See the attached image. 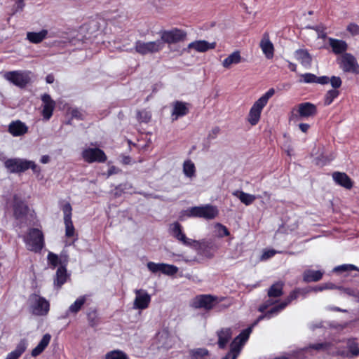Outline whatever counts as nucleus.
Listing matches in <instances>:
<instances>
[{"instance_id":"nucleus-21","label":"nucleus","mask_w":359,"mask_h":359,"mask_svg":"<svg viewBox=\"0 0 359 359\" xmlns=\"http://www.w3.org/2000/svg\"><path fill=\"white\" fill-rule=\"evenodd\" d=\"M8 131L13 137H20L28 132V127L20 120L13 121L8 126Z\"/></svg>"},{"instance_id":"nucleus-32","label":"nucleus","mask_w":359,"mask_h":359,"mask_svg":"<svg viewBox=\"0 0 359 359\" xmlns=\"http://www.w3.org/2000/svg\"><path fill=\"white\" fill-rule=\"evenodd\" d=\"M51 339V335L50 334H45L42 339L40 340L37 346L32 349L31 355L33 357H36L41 354L46 348L49 344Z\"/></svg>"},{"instance_id":"nucleus-47","label":"nucleus","mask_w":359,"mask_h":359,"mask_svg":"<svg viewBox=\"0 0 359 359\" xmlns=\"http://www.w3.org/2000/svg\"><path fill=\"white\" fill-rule=\"evenodd\" d=\"M316 75L312 73H305L301 75L300 83H316Z\"/></svg>"},{"instance_id":"nucleus-58","label":"nucleus","mask_w":359,"mask_h":359,"mask_svg":"<svg viewBox=\"0 0 359 359\" xmlns=\"http://www.w3.org/2000/svg\"><path fill=\"white\" fill-rule=\"evenodd\" d=\"M332 158H329L324 155H321L316 158V163L318 165L323 166L327 164Z\"/></svg>"},{"instance_id":"nucleus-36","label":"nucleus","mask_w":359,"mask_h":359,"mask_svg":"<svg viewBox=\"0 0 359 359\" xmlns=\"http://www.w3.org/2000/svg\"><path fill=\"white\" fill-rule=\"evenodd\" d=\"M27 347V341L25 339L20 340L15 350L9 353L5 359H18L25 351Z\"/></svg>"},{"instance_id":"nucleus-38","label":"nucleus","mask_w":359,"mask_h":359,"mask_svg":"<svg viewBox=\"0 0 359 359\" xmlns=\"http://www.w3.org/2000/svg\"><path fill=\"white\" fill-rule=\"evenodd\" d=\"M67 277L68 275L66 267L64 266H60L56 271L55 278L54 279L55 285L57 287H60L66 283Z\"/></svg>"},{"instance_id":"nucleus-30","label":"nucleus","mask_w":359,"mask_h":359,"mask_svg":"<svg viewBox=\"0 0 359 359\" xmlns=\"http://www.w3.org/2000/svg\"><path fill=\"white\" fill-rule=\"evenodd\" d=\"M294 57L304 67L311 65L312 57L306 49H298L294 52Z\"/></svg>"},{"instance_id":"nucleus-51","label":"nucleus","mask_w":359,"mask_h":359,"mask_svg":"<svg viewBox=\"0 0 359 359\" xmlns=\"http://www.w3.org/2000/svg\"><path fill=\"white\" fill-rule=\"evenodd\" d=\"M308 28L315 30L318 34V38L325 39L327 36V34L325 32V28L323 25L309 26Z\"/></svg>"},{"instance_id":"nucleus-42","label":"nucleus","mask_w":359,"mask_h":359,"mask_svg":"<svg viewBox=\"0 0 359 359\" xmlns=\"http://www.w3.org/2000/svg\"><path fill=\"white\" fill-rule=\"evenodd\" d=\"M280 302L281 301H279V299L274 297H268L267 299H265L264 302L259 306L258 311L262 313H264L266 311H269Z\"/></svg>"},{"instance_id":"nucleus-9","label":"nucleus","mask_w":359,"mask_h":359,"mask_svg":"<svg viewBox=\"0 0 359 359\" xmlns=\"http://www.w3.org/2000/svg\"><path fill=\"white\" fill-rule=\"evenodd\" d=\"M29 302L30 309L34 315L45 316L48 313L50 304L44 297L34 294L30 296Z\"/></svg>"},{"instance_id":"nucleus-15","label":"nucleus","mask_w":359,"mask_h":359,"mask_svg":"<svg viewBox=\"0 0 359 359\" xmlns=\"http://www.w3.org/2000/svg\"><path fill=\"white\" fill-rule=\"evenodd\" d=\"M4 78L7 81L20 88L25 87L30 81L29 73L22 71H12L6 72L4 74Z\"/></svg>"},{"instance_id":"nucleus-22","label":"nucleus","mask_w":359,"mask_h":359,"mask_svg":"<svg viewBox=\"0 0 359 359\" xmlns=\"http://www.w3.org/2000/svg\"><path fill=\"white\" fill-rule=\"evenodd\" d=\"M87 300V295L79 297L74 303H72L65 311L63 318H67L70 315H76L82 309Z\"/></svg>"},{"instance_id":"nucleus-40","label":"nucleus","mask_w":359,"mask_h":359,"mask_svg":"<svg viewBox=\"0 0 359 359\" xmlns=\"http://www.w3.org/2000/svg\"><path fill=\"white\" fill-rule=\"evenodd\" d=\"M182 170L184 175L187 178L192 179L196 176V166L195 164L190 159H187L184 161Z\"/></svg>"},{"instance_id":"nucleus-2","label":"nucleus","mask_w":359,"mask_h":359,"mask_svg":"<svg viewBox=\"0 0 359 359\" xmlns=\"http://www.w3.org/2000/svg\"><path fill=\"white\" fill-rule=\"evenodd\" d=\"M275 94L274 88L269 89L252 106L250 109L248 121L252 126H255L259 121L261 113L267 104L269 100Z\"/></svg>"},{"instance_id":"nucleus-61","label":"nucleus","mask_w":359,"mask_h":359,"mask_svg":"<svg viewBox=\"0 0 359 359\" xmlns=\"http://www.w3.org/2000/svg\"><path fill=\"white\" fill-rule=\"evenodd\" d=\"M344 293L348 296L357 297V292L350 287H339Z\"/></svg>"},{"instance_id":"nucleus-37","label":"nucleus","mask_w":359,"mask_h":359,"mask_svg":"<svg viewBox=\"0 0 359 359\" xmlns=\"http://www.w3.org/2000/svg\"><path fill=\"white\" fill-rule=\"evenodd\" d=\"M283 286L284 283L281 281L273 283L268 290V297L279 299L283 294Z\"/></svg>"},{"instance_id":"nucleus-3","label":"nucleus","mask_w":359,"mask_h":359,"mask_svg":"<svg viewBox=\"0 0 359 359\" xmlns=\"http://www.w3.org/2000/svg\"><path fill=\"white\" fill-rule=\"evenodd\" d=\"M218 215L217 207L211 204L191 207L187 210V215L189 217H198L206 220L214 219Z\"/></svg>"},{"instance_id":"nucleus-24","label":"nucleus","mask_w":359,"mask_h":359,"mask_svg":"<svg viewBox=\"0 0 359 359\" xmlns=\"http://www.w3.org/2000/svg\"><path fill=\"white\" fill-rule=\"evenodd\" d=\"M260 48L267 59L273 58L274 55V46L269 39L268 33H264L260 41Z\"/></svg>"},{"instance_id":"nucleus-52","label":"nucleus","mask_w":359,"mask_h":359,"mask_svg":"<svg viewBox=\"0 0 359 359\" xmlns=\"http://www.w3.org/2000/svg\"><path fill=\"white\" fill-rule=\"evenodd\" d=\"M163 263H154L152 262H149L147 263L148 269L152 273L161 272L163 268Z\"/></svg>"},{"instance_id":"nucleus-57","label":"nucleus","mask_w":359,"mask_h":359,"mask_svg":"<svg viewBox=\"0 0 359 359\" xmlns=\"http://www.w3.org/2000/svg\"><path fill=\"white\" fill-rule=\"evenodd\" d=\"M278 252H277L274 250H272V249L271 250H266L263 252L260 259L262 261L266 260V259H270L272 257H273Z\"/></svg>"},{"instance_id":"nucleus-11","label":"nucleus","mask_w":359,"mask_h":359,"mask_svg":"<svg viewBox=\"0 0 359 359\" xmlns=\"http://www.w3.org/2000/svg\"><path fill=\"white\" fill-rule=\"evenodd\" d=\"M276 316H277V314L276 313L275 311L271 308L269 311H266L264 313L259 316L251 324L250 326H249L246 329L242 330L241 332L238 336H236L235 338L245 345V343L248 341V340L250 337V335L252 332L253 328L259 323V321H261L264 319L269 320Z\"/></svg>"},{"instance_id":"nucleus-29","label":"nucleus","mask_w":359,"mask_h":359,"mask_svg":"<svg viewBox=\"0 0 359 359\" xmlns=\"http://www.w3.org/2000/svg\"><path fill=\"white\" fill-rule=\"evenodd\" d=\"M332 178L336 184L350 189L353 187L351 179L344 172H334L332 173Z\"/></svg>"},{"instance_id":"nucleus-26","label":"nucleus","mask_w":359,"mask_h":359,"mask_svg":"<svg viewBox=\"0 0 359 359\" xmlns=\"http://www.w3.org/2000/svg\"><path fill=\"white\" fill-rule=\"evenodd\" d=\"M216 47V43H209L205 40H198L189 43L188 49H194L199 53H204L209 50L214 49Z\"/></svg>"},{"instance_id":"nucleus-41","label":"nucleus","mask_w":359,"mask_h":359,"mask_svg":"<svg viewBox=\"0 0 359 359\" xmlns=\"http://www.w3.org/2000/svg\"><path fill=\"white\" fill-rule=\"evenodd\" d=\"M241 60V57L238 51H234L230 54L222 62V65L224 68H229L232 65L238 64Z\"/></svg>"},{"instance_id":"nucleus-18","label":"nucleus","mask_w":359,"mask_h":359,"mask_svg":"<svg viewBox=\"0 0 359 359\" xmlns=\"http://www.w3.org/2000/svg\"><path fill=\"white\" fill-rule=\"evenodd\" d=\"M41 100L42 101L41 115L43 120L47 121L52 117L56 104L48 93L43 94Z\"/></svg>"},{"instance_id":"nucleus-25","label":"nucleus","mask_w":359,"mask_h":359,"mask_svg":"<svg viewBox=\"0 0 359 359\" xmlns=\"http://www.w3.org/2000/svg\"><path fill=\"white\" fill-rule=\"evenodd\" d=\"M189 104L182 101L175 102L172 111V119L175 121L187 115L189 113Z\"/></svg>"},{"instance_id":"nucleus-7","label":"nucleus","mask_w":359,"mask_h":359,"mask_svg":"<svg viewBox=\"0 0 359 359\" xmlns=\"http://www.w3.org/2000/svg\"><path fill=\"white\" fill-rule=\"evenodd\" d=\"M169 233L173 238L187 247H195L198 244L196 240L187 237L183 231L182 226L178 222H175L170 224Z\"/></svg>"},{"instance_id":"nucleus-16","label":"nucleus","mask_w":359,"mask_h":359,"mask_svg":"<svg viewBox=\"0 0 359 359\" xmlns=\"http://www.w3.org/2000/svg\"><path fill=\"white\" fill-rule=\"evenodd\" d=\"M84 161L92 163L94 162L104 163L107 161V156L103 150L99 148H86L81 153Z\"/></svg>"},{"instance_id":"nucleus-8","label":"nucleus","mask_w":359,"mask_h":359,"mask_svg":"<svg viewBox=\"0 0 359 359\" xmlns=\"http://www.w3.org/2000/svg\"><path fill=\"white\" fill-rule=\"evenodd\" d=\"M219 302L217 296L212 294H199L191 301V306L194 309H203L209 311Z\"/></svg>"},{"instance_id":"nucleus-63","label":"nucleus","mask_w":359,"mask_h":359,"mask_svg":"<svg viewBox=\"0 0 359 359\" xmlns=\"http://www.w3.org/2000/svg\"><path fill=\"white\" fill-rule=\"evenodd\" d=\"M120 171V170L116 168V166H111L109 167L108 171H107V177H109L112 175L116 174Z\"/></svg>"},{"instance_id":"nucleus-31","label":"nucleus","mask_w":359,"mask_h":359,"mask_svg":"<svg viewBox=\"0 0 359 359\" xmlns=\"http://www.w3.org/2000/svg\"><path fill=\"white\" fill-rule=\"evenodd\" d=\"M324 271L320 270L306 269L303 272L302 280L305 283L318 282L323 276Z\"/></svg>"},{"instance_id":"nucleus-35","label":"nucleus","mask_w":359,"mask_h":359,"mask_svg":"<svg viewBox=\"0 0 359 359\" xmlns=\"http://www.w3.org/2000/svg\"><path fill=\"white\" fill-rule=\"evenodd\" d=\"M233 195L237 197L242 203L245 205H250L258 198L255 195L245 193L243 191L236 190L233 192Z\"/></svg>"},{"instance_id":"nucleus-54","label":"nucleus","mask_w":359,"mask_h":359,"mask_svg":"<svg viewBox=\"0 0 359 359\" xmlns=\"http://www.w3.org/2000/svg\"><path fill=\"white\" fill-rule=\"evenodd\" d=\"M329 83L332 87V89L337 90V88L341 87L342 81L339 76H332L330 78Z\"/></svg>"},{"instance_id":"nucleus-23","label":"nucleus","mask_w":359,"mask_h":359,"mask_svg":"<svg viewBox=\"0 0 359 359\" xmlns=\"http://www.w3.org/2000/svg\"><path fill=\"white\" fill-rule=\"evenodd\" d=\"M233 332L230 327H224L217 332L218 337L217 344L219 348L224 349L231 339Z\"/></svg>"},{"instance_id":"nucleus-5","label":"nucleus","mask_w":359,"mask_h":359,"mask_svg":"<svg viewBox=\"0 0 359 359\" xmlns=\"http://www.w3.org/2000/svg\"><path fill=\"white\" fill-rule=\"evenodd\" d=\"M339 68L344 73L359 74V64L355 57L349 53H345L337 60Z\"/></svg>"},{"instance_id":"nucleus-49","label":"nucleus","mask_w":359,"mask_h":359,"mask_svg":"<svg viewBox=\"0 0 359 359\" xmlns=\"http://www.w3.org/2000/svg\"><path fill=\"white\" fill-rule=\"evenodd\" d=\"M309 328L312 331L318 329L320 333H324V330L327 328V324L325 325V323L323 321L312 322L309 324Z\"/></svg>"},{"instance_id":"nucleus-39","label":"nucleus","mask_w":359,"mask_h":359,"mask_svg":"<svg viewBox=\"0 0 359 359\" xmlns=\"http://www.w3.org/2000/svg\"><path fill=\"white\" fill-rule=\"evenodd\" d=\"M209 351L205 348H196L189 351V359H208Z\"/></svg>"},{"instance_id":"nucleus-6","label":"nucleus","mask_w":359,"mask_h":359,"mask_svg":"<svg viewBox=\"0 0 359 359\" xmlns=\"http://www.w3.org/2000/svg\"><path fill=\"white\" fill-rule=\"evenodd\" d=\"M163 48L164 45H163L162 41H159V39L149 42L137 40L135 43V51L142 55L158 53Z\"/></svg>"},{"instance_id":"nucleus-55","label":"nucleus","mask_w":359,"mask_h":359,"mask_svg":"<svg viewBox=\"0 0 359 359\" xmlns=\"http://www.w3.org/2000/svg\"><path fill=\"white\" fill-rule=\"evenodd\" d=\"M47 259L53 268L56 267L59 264L60 260L58 256L53 252H50L48 254Z\"/></svg>"},{"instance_id":"nucleus-1","label":"nucleus","mask_w":359,"mask_h":359,"mask_svg":"<svg viewBox=\"0 0 359 359\" xmlns=\"http://www.w3.org/2000/svg\"><path fill=\"white\" fill-rule=\"evenodd\" d=\"M4 164L10 173H22L29 169L35 174L41 172V168L34 161L26 158H11L6 159Z\"/></svg>"},{"instance_id":"nucleus-34","label":"nucleus","mask_w":359,"mask_h":359,"mask_svg":"<svg viewBox=\"0 0 359 359\" xmlns=\"http://www.w3.org/2000/svg\"><path fill=\"white\" fill-rule=\"evenodd\" d=\"M28 207L22 201H19L16 196L14 197L13 212L17 219L22 218L27 212Z\"/></svg>"},{"instance_id":"nucleus-4","label":"nucleus","mask_w":359,"mask_h":359,"mask_svg":"<svg viewBox=\"0 0 359 359\" xmlns=\"http://www.w3.org/2000/svg\"><path fill=\"white\" fill-rule=\"evenodd\" d=\"M23 240L27 249L30 251L39 252L44 246L43 232L37 228L29 229Z\"/></svg>"},{"instance_id":"nucleus-19","label":"nucleus","mask_w":359,"mask_h":359,"mask_svg":"<svg viewBox=\"0 0 359 359\" xmlns=\"http://www.w3.org/2000/svg\"><path fill=\"white\" fill-rule=\"evenodd\" d=\"M154 344H156L158 349H169L172 346V338L167 330H163L158 332L154 339Z\"/></svg>"},{"instance_id":"nucleus-12","label":"nucleus","mask_w":359,"mask_h":359,"mask_svg":"<svg viewBox=\"0 0 359 359\" xmlns=\"http://www.w3.org/2000/svg\"><path fill=\"white\" fill-rule=\"evenodd\" d=\"M308 293L309 290L307 288H296L292 290L284 300L274 306L272 309L278 315L292 302L297 299L300 296H302L303 298H305Z\"/></svg>"},{"instance_id":"nucleus-14","label":"nucleus","mask_w":359,"mask_h":359,"mask_svg":"<svg viewBox=\"0 0 359 359\" xmlns=\"http://www.w3.org/2000/svg\"><path fill=\"white\" fill-rule=\"evenodd\" d=\"M295 109H293L291 111V116L290 120L292 121L293 118H296L297 119H304L309 117H312L317 114V107L316 106L311 102H302L298 104L297 106V113L298 117L294 114V111Z\"/></svg>"},{"instance_id":"nucleus-10","label":"nucleus","mask_w":359,"mask_h":359,"mask_svg":"<svg viewBox=\"0 0 359 359\" xmlns=\"http://www.w3.org/2000/svg\"><path fill=\"white\" fill-rule=\"evenodd\" d=\"M161 39L159 41H162L163 45L165 43L172 44L185 39L187 36V32L182 29L173 28L169 30H161L159 32Z\"/></svg>"},{"instance_id":"nucleus-59","label":"nucleus","mask_w":359,"mask_h":359,"mask_svg":"<svg viewBox=\"0 0 359 359\" xmlns=\"http://www.w3.org/2000/svg\"><path fill=\"white\" fill-rule=\"evenodd\" d=\"M330 77L327 76H317L316 79V83L325 85L329 83Z\"/></svg>"},{"instance_id":"nucleus-50","label":"nucleus","mask_w":359,"mask_h":359,"mask_svg":"<svg viewBox=\"0 0 359 359\" xmlns=\"http://www.w3.org/2000/svg\"><path fill=\"white\" fill-rule=\"evenodd\" d=\"M151 114L148 111L142 110L137 111V118L141 122L147 123L151 119Z\"/></svg>"},{"instance_id":"nucleus-28","label":"nucleus","mask_w":359,"mask_h":359,"mask_svg":"<svg viewBox=\"0 0 359 359\" xmlns=\"http://www.w3.org/2000/svg\"><path fill=\"white\" fill-rule=\"evenodd\" d=\"M244 344L234 338L230 344V350L222 359H236L241 352Z\"/></svg>"},{"instance_id":"nucleus-46","label":"nucleus","mask_w":359,"mask_h":359,"mask_svg":"<svg viewBox=\"0 0 359 359\" xmlns=\"http://www.w3.org/2000/svg\"><path fill=\"white\" fill-rule=\"evenodd\" d=\"M215 229L217 231V236L219 238L228 236L230 234L229 229L224 225L220 223H217L215 224Z\"/></svg>"},{"instance_id":"nucleus-33","label":"nucleus","mask_w":359,"mask_h":359,"mask_svg":"<svg viewBox=\"0 0 359 359\" xmlns=\"http://www.w3.org/2000/svg\"><path fill=\"white\" fill-rule=\"evenodd\" d=\"M48 33L47 29H41L39 32H28L26 35V39L30 43L37 44L42 42L47 37Z\"/></svg>"},{"instance_id":"nucleus-62","label":"nucleus","mask_w":359,"mask_h":359,"mask_svg":"<svg viewBox=\"0 0 359 359\" xmlns=\"http://www.w3.org/2000/svg\"><path fill=\"white\" fill-rule=\"evenodd\" d=\"M299 126V130L302 132V133H307V131L309 130V129L310 128V125L308 124V123H301L298 125Z\"/></svg>"},{"instance_id":"nucleus-44","label":"nucleus","mask_w":359,"mask_h":359,"mask_svg":"<svg viewBox=\"0 0 359 359\" xmlns=\"http://www.w3.org/2000/svg\"><path fill=\"white\" fill-rule=\"evenodd\" d=\"M105 359H129L126 353L121 350H114L105 355Z\"/></svg>"},{"instance_id":"nucleus-53","label":"nucleus","mask_w":359,"mask_h":359,"mask_svg":"<svg viewBox=\"0 0 359 359\" xmlns=\"http://www.w3.org/2000/svg\"><path fill=\"white\" fill-rule=\"evenodd\" d=\"M87 318L89 323V325L91 327H95L97 325V316L95 311H92L88 313Z\"/></svg>"},{"instance_id":"nucleus-43","label":"nucleus","mask_w":359,"mask_h":359,"mask_svg":"<svg viewBox=\"0 0 359 359\" xmlns=\"http://www.w3.org/2000/svg\"><path fill=\"white\" fill-rule=\"evenodd\" d=\"M339 95V91L335 89L329 90L324 97V104L325 106L330 105L332 102Z\"/></svg>"},{"instance_id":"nucleus-20","label":"nucleus","mask_w":359,"mask_h":359,"mask_svg":"<svg viewBox=\"0 0 359 359\" xmlns=\"http://www.w3.org/2000/svg\"><path fill=\"white\" fill-rule=\"evenodd\" d=\"M135 298L134 300L133 308L135 309L143 310L149 306L151 302V297L147 292L143 290H135Z\"/></svg>"},{"instance_id":"nucleus-45","label":"nucleus","mask_w":359,"mask_h":359,"mask_svg":"<svg viewBox=\"0 0 359 359\" xmlns=\"http://www.w3.org/2000/svg\"><path fill=\"white\" fill-rule=\"evenodd\" d=\"M350 271H359V269L356 266L351 264L339 265L333 269V272L335 273H344Z\"/></svg>"},{"instance_id":"nucleus-13","label":"nucleus","mask_w":359,"mask_h":359,"mask_svg":"<svg viewBox=\"0 0 359 359\" xmlns=\"http://www.w3.org/2000/svg\"><path fill=\"white\" fill-rule=\"evenodd\" d=\"M346 348L337 351V354L344 359H353L359 356V343L356 338H350L346 341Z\"/></svg>"},{"instance_id":"nucleus-60","label":"nucleus","mask_w":359,"mask_h":359,"mask_svg":"<svg viewBox=\"0 0 359 359\" xmlns=\"http://www.w3.org/2000/svg\"><path fill=\"white\" fill-rule=\"evenodd\" d=\"M307 290H309V292H322L323 290H325L326 289H325V283H323L319 285L309 287V288H307Z\"/></svg>"},{"instance_id":"nucleus-48","label":"nucleus","mask_w":359,"mask_h":359,"mask_svg":"<svg viewBox=\"0 0 359 359\" xmlns=\"http://www.w3.org/2000/svg\"><path fill=\"white\" fill-rule=\"evenodd\" d=\"M178 268L174 265L163 264L162 273L168 276H172L177 273Z\"/></svg>"},{"instance_id":"nucleus-56","label":"nucleus","mask_w":359,"mask_h":359,"mask_svg":"<svg viewBox=\"0 0 359 359\" xmlns=\"http://www.w3.org/2000/svg\"><path fill=\"white\" fill-rule=\"evenodd\" d=\"M346 30L352 35L357 36L359 34V26L355 23H350L347 27Z\"/></svg>"},{"instance_id":"nucleus-17","label":"nucleus","mask_w":359,"mask_h":359,"mask_svg":"<svg viewBox=\"0 0 359 359\" xmlns=\"http://www.w3.org/2000/svg\"><path fill=\"white\" fill-rule=\"evenodd\" d=\"M62 210L64 214L65 236L68 238L72 237L74 235L75 229L72 220V208L71 204L69 202L65 203L62 207Z\"/></svg>"},{"instance_id":"nucleus-64","label":"nucleus","mask_w":359,"mask_h":359,"mask_svg":"<svg viewBox=\"0 0 359 359\" xmlns=\"http://www.w3.org/2000/svg\"><path fill=\"white\" fill-rule=\"evenodd\" d=\"M219 133V128L218 127H215L212 129L210 133L208 135L210 139H214L217 137L218 133Z\"/></svg>"},{"instance_id":"nucleus-27","label":"nucleus","mask_w":359,"mask_h":359,"mask_svg":"<svg viewBox=\"0 0 359 359\" xmlns=\"http://www.w3.org/2000/svg\"><path fill=\"white\" fill-rule=\"evenodd\" d=\"M330 46L335 55L344 54L348 49V44L344 40L330 37L328 39Z\"/></svg>"}]
</instances>
